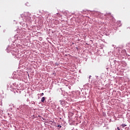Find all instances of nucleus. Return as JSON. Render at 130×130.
<instances>
[{
  "instance_id": "f257e3e1",
  "label": "nucleus",
  "mask_w": 130,
  "mask_h": 130,
  "mask_svg": "<svg viewBox=\"0 0 130 130\" xmlns=\"http://www.w3.org/2000/svg\"><path fill=\"white\" fill-rule=\"evenodd\" d=\"M44 101H45V97H43L41 99V102L43 103Z\"/></svg>"
},
{
  "instance_id": "f03ea898",
  "label": "nucleus",
  "mask_w": 130,
  "mask_h": 130,
  "mask_svg": "<svg viewBox=\"0 0 130 130\" xmlns=\"http://www.w3.org/2000/svg\"><path fill=\"white\" fill-rule=\"evenodd\" d=\"M121 126H122V127H125V126H126V124H122Z\"/></svg>"
},
{
  "instance_id": "7ed1b4c3",
  "label": "nucleus",
  "mask_w": 130,
  "mask_h": 130,
  "mask_svg": "<svg viewBox=\"0 0 130 130\" xmlns=\"http://www.w3.org/2000/svg\"><path fill=\"white\" fill-rule=\"evenodd\" d=\"M57 127H61V125H58V126H57Z\"/></svg>"
},
{
  "instance_id": "20e7f679",
  "label": "nucleus",
  "mask_w": 130,
  "mask_h": 130,
  "mask_svg": "<svg viewBox=\"0 0 130 130\" xmlns=\"http://www.w3.org/2000/svg\"><path fill=\"white\" fill-rule=\"evenodd\" d=\"M44 95V93H41V96H43Z\"/></svg>"
},
{
  "instance_id": "39448f33",
  "label": "nucleus",
  "mask_w": 130,
  "mask_h": 130,
  "mask_svg": "<svg viewBox=\"0 0 130 130\" xmlns=\"http://www.w3.org/2000/svg\"><path fill=\"white\" fill-rule=\"evenodd\" d=\"M117 128L118 130H120V129L119 128V127H117Z\"/></svg>"
},
{
  "instance_id": "423d86ee",
  "label": "nucleus",
  "mask_w": 130,
  "mask_h": 130,
  "mask_svg": "<svg viewBox=\"0 0 130 130\" xmlns=\"http://www.w3.org/2000/svg\"><path fill=\"white\" fill-rule=\"evenodd\" d=\"M28 16H31V13H28Z\"/></svg>"
},
{
  "instance_id": "0eeeda50",
  "label": "nucleus",
  "mask_w": 130,
  "mask_h": 130,
  "mask_svg": "<svg viewBox=\"0 0 130 130\" xmlns=\"http://www.w3.org/2000/svg\"><path fill=\"white\" fill-rule=\"evenodd\" d=\"M28 19H29V20H30V19H31V17H28Z\"/></svg>"
}]
</instances>
